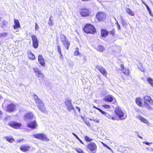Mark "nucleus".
<instances>
[{
	"label": "nucleus",
	"instance_id": "nucleus-6",
	"mask_svg": "<svg viewBox=\"0 0 153 153\" xmlns=\"http://www.w3.org/2000/svg\"><path fill=\"white\" fill-rule=\"evenodd\" d=\"M16 104L13 102H11L7 105L6 107L5 111L9 113L14 112L16 110Z\"/></svg>",
	"mask_w": 153,
	"mask_h": 153
},
{
	"label": "nucleus",
	"instance_id": "nucleus-37",
	"mask_svg": "<svg viewBox=\"0 0 153 153\" xmlns=\"http://www.w3.org/2000/svg\"><path fill=\"white\" fill-rule=\"evenodd\" d=\"M115 33V30L113 29L109 32V34L114 36Z\"/></svg>",
	"mask_w": 153,
	"mask_h": 153
},
{
	"label": "nucleus",
	"instance_id": "nucleus-10",
	"mask_svg": "<svg viewBox=\"0 0 153 153\" xmlns=\"http://www.w3.org/2000/svg\"><path fill=\"white\" fill-rule=\"evenodd\" d=\"M79 13L82 17H87L89 16L91 12L88 9L82 8L80 9Z\"/></svg>",
	"mask_w": 153,
	"mask_h": 153
},
{
	"label": "nucleus",
	"instance_id": "nucleus-9",
	"mask_svg": "<svg viewBox=\"0 0 153 153\" xmlns=\"http://www.w3.org/2000/svg\"><path fill=\"white\" fill-rule=\"evenodd\" d=\"M33 136L35 138L40 140L42 141H48L49 140L47 136L43 133L35 134Z\"/></svg>",
	"mask_w": 153,
	"mask_h": 153
},
{
	"label": "nucleus",
	"instance_id": "nucleus-8",
	"mask_svg": "<svg viewBox=\"0 0 153 153\" xmlns=\"http://www.w3.org/2000/svg\"><path fill=\"white\" fill-rule=\"evenodd\" d=\"M33 70L34 72L35 73L36 76L39 78V79L40 81L43 80L45 76L42 72L38 68H33Z\"/></svg>",
	"mask_w": 153,
	"mask_h": 153
},
{
	"label": "nucleus",
	"instance_id": "nucleus-55",
	"mask_svg": "<svg viewBox=\"0 0 153 153\" xmlns=\"http://www.w3.org/2000/svg\"><path fill=\"white\" fill-rule=\"evenodd\" d=\"M106 147L108 149H109L110 150H111V148L109 147H108V146H107L106 145Z\"/></svg>",
	"mask_w": 153,
	"mask_h": 153
},
{
	"label": "nucleus",
	"instance_id": "nucleus-16",
	"mask_svg": "<svg viewBox=\"0 0 153 153\" xmlns=\"http://www.w3.org/2000/svg\"><path fill=\"white\" fill-rule=\"evenodd\" d=\"M33 115L31 112H28L25 114L24 118L25 120L27 121L33 119Z\"/></svg>",
	"mask_w": 153,
	"mask_h": 153
},
{
	"label": "nucleus",
	"instance_id": "nucleus-43",
	"mask_svg": "<svg viewBox=\"0 0 153 153\" xmlns=\"http://www.w3.org/2000/svg\"><path fill=\"white\" fill-rule=\"evenodd\" d=\"M7 35V33H0V38L2 37L4 35Z\"/></svg>",
	"mask_w": 153,
	"mask_h": 153
},
{
	"label": "nucleus",
	"instance_id": "nucleus-47",
	"mask_svg": "<svg viewBox=\"0 0 153 153\" xmlns=\"http://www.w3.org/2000/svg\"><path fill=\"white\" fill-rule=\"evenodd\" d=\"M76 108L77 109L78 111L79 112H80V110H81V109L80 108L77 107V106H76Z\"/></svg>",
	"mask_w": 153,
	"mask_h": 153
},
{
	"label": "nucleus",
	"instance_id": "nucleus-49",
	"mask_svg": "<svg viewBox=\"0 0 153 153\" xmlns=\"http://www.w3.org/2000/svg\"><path fill=\"white\" fill-rule=\"evenodd\" d=\"M78 140L80 142L83 144H84V143L79 138Z\"/></svg>",
	"mask_w": 153,
	"mask_h": 153
},
{
	"label": "nucleus",
	"instance_id": "nucleus-28",
	"mask_svg": "<svg viewBox=\"0 0 153 153\" xmlns=\"http://www.w3.org/2000/svg\"><path fill=\"white\" fill-rule=\"evenodd\" d=\"M84 139L87 142H90L93 140V139L90 138L87 136H85L84 137Z\"/></svg>",
	"mask_w": 153,
	"mask_h": 153
},
{
	"label": "nucleus",
	"instance_id": "nucleus-19",
	"mask_svg": "<svg viewBox=\"0 0 153 153\" xmlns=\"http://www.w3.org/2000/svg\"><path fill=\"white\" fill-rule=\"evenodd\" d=\"M135 102L136 104L139 107H145L143 104L142 102V99L140 97H138L135 99Z\"/></svg>",
	"mask_w": 153,
	"mask_h": 153
},
{
	"label": "nucleus",
	"instance_id": "nucleus-42",
	"mask_svg": "<svg viewBox=\"0 0 153 153\" xmlns=\"http://www.w3.org/2000/svg\"><path fill=\"white\" fill-rule=\"evenodd\" d=\"M39 27V25H37V23H35V30H36L38 29Z\"/></svg>",
	"mask_w": 153,
	"mask_h": 153
},
{
	"label": "nucleus",
	"instance_id": "nucleus-11",
	"mask_svg": "<svg viewBox=\"0 0 153 153\" xmlns=\"http://www.w3.org/2000/svg\"><path fill=\"white\" fill-rule=\"evenodd\" d=\"M8 125L10 127L16 129H19L22 126L21 123L13 121L10 122Z\"/></svg>",
	"mask_w": 153,
	"mask_h": 153
},
{
	"label": "nucleus",
	"instance_id": "nucleus-52",
	"mask_svg": "<svg viewBox=\"0 0 153 153\" xmlns=\"http://www.w3.org/2000/svg\"><path fill=\"white\" fill-rule=\"evenodd\" d=\"M137 136L139 138L142 139H143V137L141 136H140V135L139 134H137Z\"/></svg>",
	"mask_w": 153,
	"mask_h": 153
},
{
	"label": "nucleus",
	"instance_id": "nucleus-1",
	"mask_svg": "<svg viewBox=\"0 0 153 153\" xmlns=\"http://www.w3.org/2000/svg\"><path fill=\"white\" fill-rule=\"evenodd\" d=\"M114 112L115 114L113 112L111 111L106 113V116L108 119L114 120H117V117L116 115H117L121 119H124L126 117H124L123 112L119 106H117L115 108Z\"/></svg>",
	"mask_w": 153,
	"mask_h": 153
},
{
	"label": "nucleus",
	"instance_id": "nucleus-33",
	"mask_svg": "<svg viewBox=\"0 0 153 153\" xmlns=\"http://www.w3.org/2000/svg\"><path fill=\"white\" fill-rule=\"evenodd\" d=\"M104 48L103 46L102 45H99L98 46L97 48V51H102L104 50Z\"/></svg>",
	"mask_w": 153,
	"mask_h": 153
},
{
	"label": "nucleus",
	"instance_id": "nucleus-39",
	"mask_svg": "<svg viewBox=\"0 0 153 153\" xmlns=\"http://www.w3.org/2000/svg\"><path fill=\"white\" fill-rule=\"evenodd\" d=\"M94 107L96 109H97L99 111H100V112H101L102 113V114H104V112L101 109H100V108H97V107H96L95 106H94Z\"/></svg>",
	"mask_w": 153,
	"mask_h": 153
},
{
	"label": "nucleus",
	"instance_id": "nucleus-30",
	"mask_svg": "<svg viewBox=\"0 0 153 153\" xmlns=\"http://www.w3.org/2000/svg\"><path fill=\"white\" fill-rule=\"evenodd\" d=\"M98 69L100 71V72L103 74H104L105 73V70L102 67H98Z\"/></svg>",
	"mask_w": 153,
	"mask_h": 153
},
{
	"label": "nucleus",
	"instance_id": "nucleus-35",
	"mask_svg": "<svg viewBox=\"0 0 153 153\" xmlns=\"http://www.w3.org/2000/svg\"><path fill=\"white\" fill-rule=\"evenodd\" d=\"M121 23L123 26H126L127 25V23L126 21L123 19H122Z\"/></svg>",
	"mask_w": 153,
	"mask_h": 153
},
{
	"label": "nucleus",
	"instance_id": "nucleus-15",
	"mask_svg": "<svg viewBox=\"0 0 153 153\" xmlns=\"http://www.w3.org/2000/svg\"><path fill=\"white\" fill-rule=\"evenodd\" d=\"M30 148V147L27 144H23L21 145L19 148L21 151L24 152L29 151Z\"/></svg>",
	"mask_w": 153,
	"mask_h": 153
},
{
	"label": "nucleus",
	"instance_id": "nucleus-50",
	"mask_svg": "<svg viewBox=\"0 0 153 153\" xmlns=\"http://www.w3.org/2000/svg\"><path fill=\"white\" fill-rule=\"evenodd\" d=\"M60 55V57L62 59H63V56L62 54V53H61V54H59Z\"/></svg>",
	"mask_w": 153,
	"mask_h": 153
},
{
	"label": "nucleus",
	"instance_id": "nucleus-44",
	"mask_svg": "<svg viewBox=\"0 0 153 153\" xmlns=\"http://www.w3.org/2000/svg\"><path fill=\"white\" fill-rule=\"evenodd\" d=\"M24 140V139H18V140H16V141L18 143H19L20 142L23 141Z\"/></svg>",
	"mask_w": 153,
	"mask_h": 153
},
{
	"label": "nucleus",
	"instance_id": "nucleus-21",
	"mask_svg": "<svg viewBox=\"0 0 153 153\" xmlns=\"http://www.w3.org/2000/svg\"><path fill=\"white\" fill-rule=\"evenodd\" d=\"M14 25H13V28L15 29L20 28V25L19 20L16 19H14Z\"/></svg>",
	"mask_w": 153,
	"mask_h": 153
},
{
	"label": "nucleus",
	"instance_id": "nucleus-22",
	"mask_svg": "<svg viewBox=\"0 0 153 153\" xmlns=\"http://www.w3.org/2000/svg\"><path fill=\"white\" fill-rule=\"evenodd\" d=\"M5 139L10 143H12L15 141L14 139L11 136H6L4 137Z\"/></svg>",
	"mask_w": 153,
	"mask_h": 153
},
{
	"label": "nucleus",
	"instance_id": "nucleus-54",
	"mask_svg": "<svg viewBox=\"0 0 153 153\" xmlns=\"http://www.w3.org/2000/svg\"><path fill=\"white\" fill-rule=\"evenodd\" d=\"M81 1L83 2H87L89 0H81Z\"/></svg>",
	"mask_w": 153,
	"mask_h": 153
},
{
	"label": "nucleus",
	"instance_id": "nucleus-5",
	"mask_svg": "<svg viewBox=\"0 0 153 153\" xmlns=\"http://www.w3.org/2000/svg\"><path fill=\"white\" fill-rule=\"evenodd\" d=\"M97 149V146L94 142L89 143L86 146V150L89 153H96Z\"/></svg>",
	"mask_w": 153,
	"mask_h": 153
},
{
	"label": "nucleus",
	"instance_id": "nucleus-13",
	"mask_svg": "<svg viewBox=\"0 0 153 153\" xmlns=\"http://www.w3.org/2000/svg\"><path fill=\"white\" fill-rule=\"evenodd\" d=\"M31 38L33 42V46L35 48H38L39 45V41L36 36L34 35H32L31 36Z\"/></svg>",
	"mask_w": 153,
	"mask_h": 153
},
{
	"label": "nucleus",
	"instance_id": "nucleus-12",
	"mask_svg": "<svg viewBox=\"0 0 153 153\" xmlns=\"http://www.w3.org/2000/svg\"><path fill=\"white\" fill-rule=\"evenodd\" d=\"M105 15L104 12H98L96 14V17L98 21L101 22L103 21Z\"/></svg>",
	"mask_w": 153,
	"mask_h": 153
},
{
	"label": "nucleus",
	"instance_id": "nucleus-38",
	"mask_svg": "<svg viewBox=\"0 0 153 153\" xmlns=\"http://www.w3.org/2000/svg\"><path fill=\"white\" fill-rule=\"evenodd\" d=\"M48 24L50 26H52L53 25V23L51 18H50L49 20Z\"/></svg>",
	"mask_w": 153,
	"mask_h": 153
},
{
	"label": "nucleus",
	"instance_id": "nucleus-26",
	"mask_svg": "<svg viewBox=\"0 0 153 153\" xmlns=\"http://www.w3.org/2000/svg\"><path fill=\"white\" fill-rule=\"evenodd\" d=\"M141 2H142V3H143L145 5L148 11L149 12V14L150 15H151V16H153V15L152 14V13L151 11V10H150V8L145 3V2L143 0H142Z\"/></svg>",
	"mask_w": 153,
	"mask_h": 153
},
{
	"label": "nucleus",
	"instance_id": "nucleus-18",
	"mask_svg": "<svg viewBox=\"0 0 153 153\" xmlns=\"http://www.w3.org/2000/svg\"><path fill=\"white\" fill-rule=\"evenodd\" d=\"M38 60L41 65L44 67L45 65L44 59L42 55H39L38 56Z\"/></svg>",
	"mask_w": 153,
	"mask_h": 153
},
{
	"label": "nucleus",
	"instance_id": "nucleus-29",
	"mask_svg": "<svg viewBox=\"0 0 153 153\" xmlns=\"http://www.w3.org/2000/svg\"><path fill=\"white\" fill-rule=\"evenodd\" d=\"M147 80L149 83L153 87V80L150 78H148L147 79Z\"/></svg>",
	"mask_w": 153,
	"mask_h": 153
},
{
	"label": "nucleus",
	"instance_id": "nucleus-36",
	"mask_svg": "<svg viewBox=\"0 0 153 153\" xmlns=\"http://www.w3.org/2000/svg\"><path fill=\"white\" fill-rule=\"evenodd\" d=\"M57 49L58 53L59 54H61L62 52L61 46L59 45H58L57 46Z\"/></svg>",
	"mask_w": 153,
	"mask_h": 153
},
{
	"label": "nucleus",
	"instance_id": "nucleus-45",
	"mask_svg": "<svg viewBox=\"0 0 153 153\" xmlns=\"http://www.w3.org/2000/svg\"><path fill=\"white\" fill-rule=\"evenodd\" d=\"M110 107L109 105L106 104V108L108 109L110 108Z\"/></svg>",
	"mask_w": 153,
	"mask_h": 153
},
{
	"label": "nucleus",
	"instance_id": "nucleus-24",
	"mask_svg": "<svg viewBox=\"0 0 153 153\" xmlns=\"http://www.w3.org/2000/svg\"><path fill=\"white\" fill-rule=\"evenodd\" d=\"M114 99L115 100V98L112 95H108L106 97V101L108 102H111Z\"/></svg>",
	"mask_w": 153,
	"mask_h": 153
},
{
	"label": "nucleus",
	"instance_id": "nucleus-23",
	"mask_svg": "<svg viewBox=\"0 0 153 153\" xmlns=\"http://www.w3.org/2000/svg\"><path fill=\"white\" fill-rule=\"evenodd\" d=\"M137 117L145 123L147 124L148 123V121L141 115H139Z\"/></svg>",
	"mask_w": 153,
	"mask_h": 153
},
{
	"label": "nucleus",
	"instance_id": "nucleus-17",
	"mask_svg": "<svg viewBox=\"0 0 153 153\" xmlns=\"http://www.w3.org/2000/svg\"><path fill=\"white\" fill-rule=\"evenodd\" d=\"M27 126L28 127L31 129H35L37 126L36 121L34 120L30 122L27 124Z\"/></svg>",
	"mask_w": 153,
	"mask_h": 153
},
{
	"label": "nucleus",
	"instance_id": "nucleus-20",
	"mask_svg": "<svg viewBox=\"0 0 153 153\" xmlns=\"http://www.w3.org/2000/svg\"><path fill=\"white\" fill-rule=\"evenodd\" d=\"M27 56L29 59L34 60L36 59L34 55L30 51H28L27 53Z\"/></svg>",
	"mask_w": 153,
	"mask_h": 153
},
{
	"label": "nucleus",
	"instance_id": "nucleus-53",
	"mask_svg": "<svg viewBox=\"0 0 153 153\" xmlns=\"http://www.w3.org/2000/svg\"><path fill=\"white\" fill-rule=\"evenodd\" d=\"M109 34V32L106 30V36H107Z\"/></svg>",
	"mask_w": 153,
	"mask_h": 153
},
{
	"label": "nucleus",
	"instance_id": "nucleus-51",
	"mask_svg": "<svg viewBox=\"0 0 153 153\" xmlns=\"http://www.w3.org/2000/svg\"><path fill=\"white\" fill-rule=\"evenodd\" d=\"M73 134L78 139L79 138L78 136L75 134L73 133Z\"/></svg>",
	"mask_w": 153,
	"mask_h": 153
},
{
	"label": "nucleus",
	"instance_id": "nucleus-4",
	"mask_svg": "<svg viewBox=\"0 0 153 153\" xmlns=\"http://www.w3.org/2000/svg\"><path fill=\"white\" fill-rule=\"evenodd\" d=\"M144 105L147 109H151L152 108L150 105H153V100L149 96L146 95L143 97Z\"/></svg>",
	"mask_w": 153,
	"mask_h": 153
},
{
	"label": "nucleus",
	"instance_id": "nucleus-2",
	"mask_svg": "<svg viewBox=\"0 0 153 153\" xmlns=\"http://www.w3.org/2000/svg\"><path fill=\"white\" fill-rule=\"evenodd\" d=\"M33 97L39 110L42 112L45 113L46 108L43 102L36 94L33 95Z\"/></svg>",
	"mask_w": 153,
	"mask_h": 153
},
{
	"label": "nucleus",
	"instance_id": "nucleus-34",
	"mask_svg": "<svg viewBox=\"0 0 153 153\" xmlns=\"http://www.w3.org/2000/svg\"><path fill=\"white\" fill-rule=\"evenodd\" d=\"M75 150L78 153H85L84 151L81 149L80 148H75Z\"/></svg>",
	"mask_w": 153,
	"mask_h": 153
},
{
	"label": "nucleus",
	"instance_id": "nucleus-7",
	"mask_svg": "<svg viewBox=\"0 0 153 153\" xmlns=\"http://www.w3.org/2000/svg\"><path fill=\"white\" fill-rule=\"evenodd\" d=\"M61 41L64 45L66 49L68 50L70 46V43L66 37L64 35L60 36Z\"/></svg>",
	"mask_w": 153,
	"mask_h": 153
},
{
	"label": "nucleus",
	"instance_id": "nucleus-27",
	"mask_svg": "<svg viewBox=\"0 0 153 153\" xmlns=\"http://www.w3.org/2000/svg\"><path fill=\"white\" fill-rule=\"evenodd\" d=\"M121 71L126 75L128 76L130 72L128 69L125 68L124 70H122Z\"/></svg>",
	"mask_w": 153,
	"mask_h": 153
},
{
	"label": "nucleus",
	"instance_id": "nucleus-57",
	"mask_svg": "<svg viewBox=\"0 0 153 153\" xmlns=\"http://www.w3.org/2000/svg\"><path fill=\"white\" fill-rule=\"evenodd\" d=\"M102 144H103V146H105V144L103 143L102 142Z\"/></svg>",
	"mask_w": 153,
	"mask_h": 153
},
{
	"label": "nucleus",
	"instance_id": "nucleus-25",
	"mask_svg": "<svg viewBox=\"0 0 153 153\" xmlns=\"http://www.w3.org/2000/svg\"><path fill=\"white\" fill-rule=\"evenodd\" d=\"M126 13L131 16H134L135 13L134 12L132 11L130 8H127L126 9Z\"/></svg>",
	"mask_w": 153,
	"mask_h": 153
},
{
	"label": "nucleus",
	"instance_id": "nucleus-31",
	"mask_svg": "<svg viewBox=\"0 0 153 153\" xmlns=\"http://www.w3.org/2000/svg\"><path fill=\"white\" fill-rule=\"evenodd\" d=\"M79 48H76L75 49V51L74 52V55L75 56H77L79 55Z\"/></svg>",
	"mask_w": 153,
	"mask_h": 153
},
{
	"label": "nucleus",
	"instance_id": "nucleus-40",
	"mask_svg": "<svg viewBox=\"0 0 153 153\" xmlns=\"http://www.w3.org/2000/svg\"><path fill=\"white\" fill-rule=\"evenodd\" d=\"M120 67L121 68V70L122 71V70H124V69L125 68L124 67V66L123 64H121L120 65Z\"/></svg>",
	"mask_w": 153,
	"mask_h": 153
},
{
	"label": "nucleus",
	"instance_id": "nucleus-56",
	"mask_svg": "<svg viewBox=\"0 0 153 153\" xmlns=\"http://www.w3.org/2000/svg\"><path fill=\"white\" fill-rule=\"evenodd\" d=\"M2 114V112L0 110V116H1Z\"/></svg>",
	"mask_w": 153,
	"mask_h": 153
},
{
	"label": "nucleus",
	"instance_id": "nucleus-14",
	"mask_svg": "<svg viewBox=\"0 0 153 153\" xmlns=\"http://www.w3.org/2000/svg\"><path fill=\"white\" fill-rule=\"evenodd\" d=\"M65 102L67 109L68 111H70L72 110H75L74 107L72 105L71 100H66Z\"/></svg>",
	"mask_w": 153,
	"mask_h": 153
},
{
	"label": "nucleus",
	"instance_id": "nucleus-46",
	"mask_svg": "<svg viewBox=\"0 0 153 153\" xmlns=\"http://www.w3.org/2000/svg\"><path fill=\"white\" fill-rule=\"evenodd\" d=\"M86 124L88 126H90V123L88 121L86 122H85Z\"/></svg>",
	"mask_w": 153,
	"mask_h": 153
},
{
	"label": "nucleus",
	"instance_id": "nucleus-41",
	"mask_svg": "<svg viewBox=\"0 0 153 153\" xmlns=\"http://www.w3.org/2000/svg\"><path fill=\"white\" fill-rule=\"evenodd\" d=\"M143 143L148 145V146H149L150 144H152V143H149L146 141H144L143 142Z\"/></svg>",
	"mask_w": 153,
	"mask_h": 153
},
{
	"label": "nucleus",
	"instance_id": "nucleus-3",
	"mask_svg": "<svg viewBox=\"0 0 153 153\" xmlns=\"http://www.w3.org/2000/svg\"><path fill=\"white\" fill-rule=\"evenodd\" d=\"M83 30L86 34H94L96 32L94 27L91 24H86L84 26Z\"/></svg>",
	"mask_w": 153,
	"mask_h": 153
},
{
	"label": "nucleus",
	"instance_id": "nucleus-32",
	"mask_svg": "<svg viewBox=\"0 0 153 153\" xmlns=\"http://www.w3.org/2000/svg\"><path fill=\"white\" fill-rule=\"evenodd\" d=\"M101 36L102 37H105V30L102 29L101 30Z\"/></svg>",
	"mask_w": 153,
	"mask_h": 153
},
{
	"label": "nucleus",
	"instance_id": "nucleus-48",
	"mask_svg": "<svg viewBox=\"0 0 153 153\" xmlns=\"http://www.w3.org/2000/svg\"><path fill=\"white\" fill-rule=\"evenodd\" d=\"M117 27L119 30L120 29V26L118 23H117Z\"/></svg>",
	"mask_w": 153,
	"mask_h": 153
},
{
	"label": "nucleus",
	"instance_id": "nucleus-58",
	"mask_svg": "<svg viewBox=\"0 0 153 153\" xmlns=\"http://www.w3.org/2000/svg\"><path fill=\"white\" fill-rule=\"evenodd\" d=\"M115 103H116V105L117 104V102L116 101V102H115Z\"/></svg>",
	"mask_w": 153,
	"mask_h": 153
}]
</instances>
